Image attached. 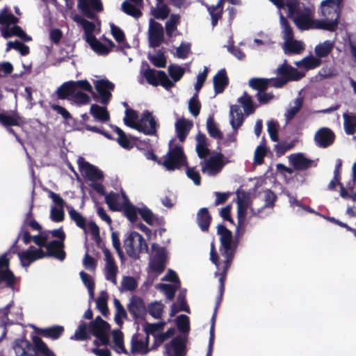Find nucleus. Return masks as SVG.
I'll return each mask as SVG.
<instances>
[{
  "label": "nucleus",
  "mask_w": 356,
  "mask_h": 356,
  "mask_svg": "<svg viewBox=\"0 0 356 356\" xmlns=\"http://www.w3.org/2000/svg\"><path fill=\"white\" fill-rule=\"evenodd\" d=\"M217 232L220 236V252L222 257L224 258L223 266L221 269L220 264L218 262V257L216 252V249L213 242L211 243L210 259L213 263L218 270H221L219 273V300L222 298L225 290V280L226 277L227 272L229 268L235 250L237 247V242L234 241L232 233L227 229L225 226L218 225L217 227ZM218 275L216 272L215 275Z\"/></svg>",
  "instance_id": "nucleus-1"
},
{
  "label": "nucleus",
  "mask_w": 356,
  "mask_h": 356,
  "mask_svg": "<svg viewBox=\"0 0 356 356\" xmlns=\"http://www.w3.org/2000/svg\"><path fill=\"white\" fill-rule=\"evenodd\" d=\"M33 241L39 246L38 248L31 246L27 250L18 253L19 259L23 266L27 267L32 262L46 256H52L60 261L65 259V252L63 250L64 243L63 242L54 240L46 244L45 238L42 236L40 233L39 235L33 236Z\"/></svg>",
  "instance_id": "nucleus-2"
},
{
  "label": "nucleus",
  "mask_w": 356,
  "mask_h": 356,
  "mask_svg": "<svg viewBox=\"0 0 356 356\" xmlns=\"http://www.w3.org/2000/svg\"><path fill=\"white\" fill-rule=\"evenodd\" d=\"M277 71L280 77L270 79L253 78L249 81L250 86L257 89L258 92L264 91L268 86L281 88L287 82L298 81L305 76V73L299 72L297 69L288 65L286 60L277 68Z\"/></svg>",
  "instance_id": "nucleus-3"
},
{
  "label": "nucleus",
  "mask_w": 356,
  "mask_h": 356,
  "mask_svg": "<svg viewBox=\"0 0 356 356\" xmlns=\"http://www.w3.org/2000/svg\"><path fill=\"white\" fill-rule=\"evenodd\" d=\"M288 16L293 19L298 29L301 31L318 29V19H313L314 8L296 0L286 1Z\"/></svg>",
  "instance_id": "nucleus-4"
},
{
  "label": "nucleus",
  "mask_w": 356,
  "mask_h": 356,
  "mask_svg": "<svg viewBox=\"0 0 356 356\" xmlns=\"http://www.w3.org/2000/svg\"><path fill=\"white\" fill-rule=\"evenodd\" d=\"M34 345L26 339H17L13 349L16 356H56L39 338L33 339Z\"/></svg>",
  "instance_id": "nucleus-5"
},
{
  "label": "nucleus",
  "mask_w": 356,
  "mask_h": 356,
  "mask_svg": "<svg viewBox=\"0 0 356 356\" xmlns=\"http://www.w3.org/2000/svg\"><path fill=\"white\" fill-rule=\"evenodd\" d=\"M343 0H325L321 2V14L324 17L318 19L320 29L334 31L338 24L339 6Z\"/></svg>",
  "instance_id": "nucleus-6"
},
{
  "label": "nucleus",
  "mask_w": 356,
  "mask_h": 356,
  "mask_svg": "<svg viewBox=\"0 0 356 356\" xmlns=\"http://www.w3.org/2000/svg\"><path fill=\"white\" fill-rule=\"evenodd\" d=\"M18 18L4 9L0 12V30L3 38L17 36L24 42L31 40V38L17 25Z\"/></svg>",
  "instance_id": "nucleus-7"
},
{
  "label": "nucleus",
  "mask_w": 356,
  "mask_h": 356,
  "mask_svg": "<svg viewBox=\"0 0 356 356\" xmlns=\"http://www.w3.org/2000/svg\"><path fill=\"white\" fill-rule=\"evenodd\" d=\"M227 162L222 153L215 152L200 163L202 171L207 176L214 177L222 170Z\"/></svg>",
  "instance_id": "nucleus-8"
},
{
  "label": "nucleus",
  "mask_w": 356,
  "mask_h": 356,
  "mask_svg": "<svg viewBox=\"0 0 356 356\" xmlns=\"http://www.w3.org/2000/svg\"><path fill=\"white\" fill-rule=\"evenodd\" d=\"M124 247L129 256L138 257L140 252L147 250V245L143 236L138 232H130L124 241Z\"/></svg>",
  "instance_id": "nucleus-9"
},
{
  "label": "nucleus",
  "mask_w": 356,
  "mask_h": 356,
  "mask_svg": "<svg viewBox=\"0 0 356 356\" xmlns=\"http://www.w3.org/2000/svg\"><path fill=\"white\" fill-rule=\"evenodd\" d=\"M173 140L169 143L170 149L163 161V165L168 170L178 169L186 164V157L182 148L179 146L172 147Z\"/></svg>",
  "instance_id": "nucleus-10"
},
{
  "label": "nucleus",
  "mask_w": 356,
  "mask_h": 356,
  "mask_svg": "<svg viewBox=\"0 0 356 356\" xmlns=\"http://www.w3.org/2000/svg\"><path fill=\"white\" fill-rule=\"evenodd\" d=\"M154 255L149 264V272L161 273L166 264V252L165 248L159 247L157 244L152 245Z\"/></svg>",
  "instance_id": "nucleus-11"
},
{
  "label": "nucleus",
  "mask_w": 356,
  "mask_h": 356,
  "mask_svg": "<svg viewBox=\"0 0 356 356\" xmlns=\"http://www.w3.org/2000/svg\"><path fill=\"white\" fill-rule=\"evenodd\" d=\"M144 76L147 82L152 86L160 84L167 90L174 86V83L163 71L147 69L144 72Z\"/></svg>",
  "instance_id": "nucleus-12"
},
{
  "label": "nucleus",
  "mask_w": 356,
  "mask_h": 356,
  "mask_svg": "<svg viewBox=\"0 0 356 356\" xmlns=\"http://www.w3.org/2000/svg\"><path fill=\"white\" fill-rule=\"evenodd\" d=\"M103 253L104 256V274L105 279L112 282L114 285H117L116 277L118 273V267L108 249H104Z\"/></svg>",
  "instance_id": "nucleus-13"
},
{
  "label": "nucleus",
  "mask_w": 356,
  "mask_h": 356,
  "mask_svg": "<svg viewBox=\"0 0 356 356\" xmlns=\"http://www.w3.org/2000/svg\"><path fill=\"white\" fill-rule=\"evenodd\" d=\"M237 207H238V225L236 229V235H241L243 234V230L241 229L245 224V217L248 213V210L252 207L250 206V199L245 195H238L237 198Z\"/></svg>",
  "instance_id": "nucleus-14"
},
{
  "label": "nucleus",
  "mask_w": 356,
  "mask_h": 356,
  "mask_svg": "<svg viewBox=\"0 0 356 356\" xmlns=\"http://www.w3.org/2000/svg\"><path fill=\"white\" fill-rule=\"evenodd\" d=\"M164 356H184L186 343L181 337H176L170 343L165 345Z\"/></svg>",
  "instance_id": "nucleus-15"
},
{
  "label": "nucleus",
  "mask_w": 356,
  "mask_h": 356,
  "mask_svg": "<svg viewBox=\"0 0 356 356\" xmlns=\"http://www.w3.org/2000/svg\"><path fill=\"white\" fill-rule=\"evenodd\" d=\"M135 129L146 135H154L156 131V122L152 113L149 111L144 112Z\"/></svg>",
  "instance_id": "nucleus-16"
},
{
  "label": "nucleus",
  "mask_w": 356,
  "mask_h": 356,
  "mask_svg": "<svg viewBox=\"0 0 356 356\" xmlns=\"http://www.w3.org/2000/svg\"><path fill=\"white\" fill-rule=\"evenodd\" d=\"M148 34L150 47H159L163 42V28L161 24L153 19L149 20Z\"/></svg>",
  "instance_id": "nucleus-17"
},
{
  "label": "nucleus",
  "mask_w": 356,
  "mask_h": 356,
  "mask_svg": "<svg viewBox=\"0 0 356 356\" xmlns=\"http://www.w3.org/2000/svg\"><path fill=\"white\" fill-rule=\"evenodd\" d=\"M148 342L149 336L147 334H134L131 341V352L134 354L146 355L150 350Z\"/></svg>",
  "instance_id": "nucleus-18"
},
{
  "label": "nucleus",
  "mask_w": 356,
  "mask_h": 356,
  "mask_svg": "<svg viewBox=\"0 0 356 356\" xmlns=\"http://www.w3.org/2000/svg\"><path fill=\"white\" fill-rule=\"evenodd\" d=\"M79 169L83 175L86 177L89 180L95 181L103 177L102 172L95 165L84 161L83 158L78 159Z\"/></svg>",
  "instance_id": "nucleus-19"
},
{
  "label": "nucleus",
  "mask_w": 356,
  "mask_h": 356,
  "mask_svg": "<svg viewBox=\"0 0 356 356\" xmlns=\"http://www.w3.org/2000/svg\"><path fill=\"white\" fill-rule=\"evenodd\" d=\"M92 334L99 339L103 343L107 340V334L110 326L100 316H97L95 320L90 323Z\"/></svg>",
  "instance_id": "nucleus-20"
},
{
  "label": "nucleus",
  "mask_w": 356,
  "mask_h": 356,
  "mask_svg": "<svg viewBox=\"0 0 356 356\" xmlns=\"http://www.w3.org/2000/svg\"><path fill=\"white\" fill-rule=\"evenodd\" d=\"M105 200L109 209L112 211H120L127 202L128 197L123 191L120 193H110L105 197Z\"/></svg>",
  "instance_id": "nucleus-21"
},
{
  "label": "nucleus",
  "mask_w": 356,
  "mask_h": 356,
  "mask_svg": "<svg viewBox=\"0 0 356 356\" xmlns=\"http://www.w3.org/2000/svg\"><path fill=\"white\" fill-rule=\"evenodd\" d=\"M78 8L84 15L90 19L95 17L92 10L99 12L103 9L100 0H78Z\"/></svg>",
  "instance_id": "nucleus-22"
},
{
  "label": "nucleus",
  "mask_w": 356,
  "mask_h": 356,
  "mask_svg": "<svg viewBox=\"0 0 356 356\" xmlns=\"http://www.w3.org/2000/svg\"><path fill=\"white\" fill-rule=\"evenodd\" d=\"M129 313L134 318H143L146 314V307L143 300L137 296H132L127 305Z\"/></svg>",
  "instance_id": "nucleus-23"
},
{
  "label": "nucleus",
  "mask_w": 356,
  "mask_h": 356,
  "mask_svg": "<svg viewBox=\"0 0 356 356\" xmlns=\"http://www.w3.org/2000/svg\"><path fill=\"white\" fill-rule=\"evenodd\" d=\"M95 87L100 97L99 102L107 104L111 97V91L113 89L114 85L107 80H97L95 83Z\"/></svg>",
  "instance_id": "nucleus-24"
},
{
  "label": "nucleus",
  "mask_w": 356,
  "mask_h": 356,
  "mask_svg": "<svg viewBox=\"0 0 356 356\" xmlns=\"http://www.w3.org/2000/svg\"><path fill=\"white\" fill-rule=\"evenodd\" d=\"M334 140V134L332 131L327 127H323L318 130L314 136V140L320 147H327L331 145Z\"/></svg>",
  "instance_id": "nucleus-25"
},
{
  "label": "nucleus",
  "mask_w": 356,
  "mask_h": 356,
  "mask_svg": "<svg viewBox=\"0 0 356 356\" xmlns=\"http://www.w3.org/2000/svg\"><path fill=\"white\" fill-rule=\"evenodd\" d=\"M108 45H105L102 43L99 40H98L95 37L88 38V41L87 43L90 45L91 49L98 55L99 56H106L111 51V49L114 47V43L110 40H106Z\"/></svg>",
  "instance_id": "nucleus-26"
},
{
  "label": "nucleus",
  "mask_w": 356,
  "mask_h": 356,
  "mask_svg": "<svg viewBox=\"0 0 356 356\" xmlns=\"http://www.w3.org/2000/svg\"><path fill=\"white\" fill-rule=\"evenodd\" d=\"M0 123L3 124L4 127H7V131L13 134L17 140L22 143L20 139L19 138L18 136L15 133L14 130L8 127L10 126H19L21 123V118L16 114L13 115H7L4 113H0Z\"/></svg>",
  "instance_id": "nucleus-27"
},
{
  "label": "nucleus",
  "mask_w": 356,
  "mask_h": 356,
  "mask_svg": "<svg viewBox=\"0 0 356 356\" xmlns=\"http://www.w3.org/2000/svg\"><path fill=\"white\" fill-rule=\"evenodd\" d=\"M226 0H219L216 6L208 7V11L211 17V24L213 26H215L218 23V19L221 17L223 9V3ZM229 3L232 5H239L241 3L240 0H227Z\"/></svg>",
  "instance_id": "nucleus-28"
},
{
  "label": "nucleus",
  "mask_w": 356,
  "mask_h": 356,
  "mask_svg": "<svg viewBox=\"0 0 356 356\" xmlns=\"http://www.w3.org/2000/svg\"><path fill=\"white\" fill-rule=\"evenodd\" d=\"M243 122V115L237 105H232L229 111V122L234 131H236Z\"/></svg>",
  "instance_id": "nucleus-29"
},
{
  "label": "nucleus",
  "mask_w": 356,
  "mask_h": 356,
  "mask_svg": "<svg viewBox=\"0 0 356 356\" xmlns=\"http://www.w3.org/2000/svg\"><path fill=\"white\" fill-rule=\"evenodd\" d=\"M291 163L296 170H305L312 165V161L307 159L302 154H293L289 157Z\"/></svg>",
  "instance_id": "nucleus-30"
},
{
  "label": "nucleus",
  "mask_w": 356,
  "mask_h": 356,
  "mask_svg": "<svg viewBox=\"0 0 356 356\" xmlns=\"http://www.w3.org/2000/svg\"><path fill=\"white\" fill-rule=\"evenodd\" d=\"M192 126V122L187 120L179 119L177 120L175 123V128L177 137L181 142L184 141Z\"/></svg>",
  "instance_id": "nucleus-31"
},
{
  "label": "nucleus",
  "mask_w": 356,
  "mask_h": 356,
  "mask_svg": "<svg viewBox=\"0 0 356 356\" xmlns=\"http://www.w3.org/2000/svg\"><path fill=\"white\" fill-rule=\"evenodd\" d=\"M334 47V42L331 40H325L318 44L314 48L315 56L321 59L327 56Z\"/></svg>",
  "instance_id": "nucleus-32"
},
{
  "label": "nucleus",
  "mask_w": 356,
  "mask_h": 356,
  "mask_svg": "<svg viewBox=\"0 0 356 356\" xmlns=\"http://www.w3.org/2000/svg\"><path fill=\"white\" fill-rule=\"evenodd\" d=\"M90 112L93 118L100 122H106L109 120V113L106 107L92 104L90 106Z\"/></svg>",
  "instance_id": "nucleus-33"
},
{
  "label": "nucleus",
  "mask_w": 356,
  "mask_h": 356,
  "mask_svg": "<svg viewBox=\"0 0 356 356\" xmlns=\"http://www.w3.org/2000/svg\"><path fill=\"white\" fill-rule=\"evenodd\" d=\"M228 84V79L225 70H220L213 77V86L216 94L223 92Z\"/></svg>",
  "instance_id": "nucleus-34"
},
{
  "label": "nucleus",
  "mask_w": 356,
  "mask_h": 356,
  "mask_svg": "<svg viewBox=\"0 0 356 356\" xmlns=\"http://www.w3.org/2000/svg\"><path fill=\"white\" fill-rule=\"evenodd\" d=\"M91 334L90 323L88 324L81 321L75 331L74 334L71 337V339L76 341L85 340L89 338Z\"/></svg>",
  "instance_id": "nucleus-35"
},
{
  "label": "nucleus",
  "mask_w": 356,
  "mask_h": 356,
  "mask_svg": "<svg viewBox=\"0 0 356 356\" xmlns=\"http://www.w3.org/2000/svg\"><path fill=\"white\" fill-rule=\"evenodd\" d=\"M343 127L346 134L352 135L356 132V115L343 113Z\"/></svg>",
  "instance_id": "nucleus-36"
},
{
  "label": "nucleus",
  "mask_w": 356,
  "mask_h": 356,
  "mask_svg": "<svg viewBox=\"0 0 356 356\" xmlns=\"http://www.w3.org/2000/svg\"><path fill=\"white\" fill-rule=\"evenodd\" d=\"M296 65L298 67H303L307 70L314 69L321 64V60L314 56H309L301 60L296 62Z\"/></svg>",
  "instance_id": "nucleus-37"
},
{
  "label": "nucleus",
  "mask_w": 356,
  "mask_h": 356,
  "mask_svg": "<svg viewBox=\"0 0 356 356\" xmlns=\"http://www.w3.org/2000/svg\"><path fill=\"white\" fill-rule=\"evenodd\" d=\"M283 47L286 54H300L305 48L302 42L293 38L284 42Z\"/></svg>",
  "instance_id": "nucleus-38"
},
{
  "label": "nucleus",
  "mask_w": 356,
  "mask_h": 356,
  "mask_svg": "<svg viewBox=\"0 0 356 356\" xmlns=\"http://www.w3.org/2000/svg\"><path fill=\"white\" fill-rule=\"evenodd\" d=\"M302 99L301 97H298L290 103L285 113L286 122H289L300 110L302 106Z\"/></svg>",
  "instance_id": "nucleus-39"
},
{
  "label": "nucleus",
  "mask_w": 356,
  "mask_h": 356,
  "mask_svg": "<svg viewBox=\"0 0 356 356\" xmlns=\"http://www.w3.org/2000/svg\"><path fill=\"white\" fill-rule=\"evenodd\" d=\"M111 31L113 37L118 43L119 48L121 50L127 49L129 47V44L124 40V34L123 31L113 24H111Z\"/></svg>",
  "instance_id": "nucleus-40"
},
{
  "label": "nucleus",
  "mask_w": 356,
  "mask_h": 356,
  "mask_svg": "<svg viewBox=\"0 0 356 356\" xmlns=\"http://www.w3.org/2000/svg\"><path fill=\"white\" fill-rule=\"evenodd\" d=\"M113 305L115 309V323L121 326L123 323V321L127 318V313L120 301L117 299H113Z\"/></svg>",
  "instance_id": "nucleus-41"
},
{
  "label": "nucleus",
  "mask_w": 356,
  "mask_h": 356,
  "mask_svg": "<svg viewBox=\"0 0 356 356\" xmlns=\"http://www.w3.org/2000/svg\"><path fill=\"white\" fill-rule=\"evenodd\" d=\"M211 221V216L207 208H202L197 214V222L202 231H207Z\"/></svg>",
  "instance_id": "nucleus-42"
},
{
  "label": "nucleus",
  "mask_w": 356,
  "mask_h": 356,
  "mask_svg": "<svg viewBox=\"0 0 356 356\" xmlns=\"http://www.w3.org/2000/svg\"><path fill=\"white\" fill-rule=\"evenodd\" d=\"M138 286L136 279L130 276H124L122 279L121 285L119 290L121 292L134 291Z\"/></svg>",
  "instance_id": "nucleus-43"
},
{
  "label": "nucleus",
  "mask_w": 356,
  "mask_h": 356,
  "mask_svg": "<svg viewBox=\"0 0 356 356\" xmlns=\"http://www.w3.org/2000/svg\"><path fill=\"white\" fill-rule=\"evenodd\" d=\"M74 90L72 85V81L65 82L56 90L58 97L60 99H64L69 96H72Z\"/></svg>",
  "instance_id": "nucleus-44"
},
{
  "label": "nucleus",
  "mask_w": 356,
  "mask_h": 356,
  "mask_svg": "<svg viewBox=\"0 0 356 356\" xmlns=\"http://www.w3.org/2000/svg\"><path fill=\"white\" fill-rule=\"evenodd\" d=\"M280 25L282 28V33L284 42L293 38V33L291 27L289 24L286 18L280 13Z\"/></svg>",
  "instance_id": "nucleus-45"
},
{
  "label": "nucleus",
  "mask_w": 356,
  "mask_h": 356,
  "mask_svg": "<svg viewBox=\"0 0 356 356\" xmlns=\"http://www.w3.org/2000/svg\"><path fill=\"white\" fill-rule=\"evenodd\" d=\"M207 128L209 135L216 139H221L222 134L219 130L213 116H209L207 121Z\"/></svg>",
  "instance_id": "nucleus-46"
},
{
  "label": "nucleus",
  "mask_w": 356,
  "mask_h": 356,
  "mask_svg": "<svg viewBox=\"0 0 356 356\" xmlns=\"http://www.w3.org/2000/svg\"><path fill=\"white\" fill-rule=\"evenodd\" d=\"M124 215L131 222H136L138 218V207L134 206L129 200L125 204L122 209Z\"/></svg>",
  "instance_id": "nucleus-47"
},
{
  "label": "nucleus",
  "mask_w": 356,
  "mask_h": 356,
  "mask_svg": "<svg viewBox=\"0 0 356 356\" xmlns=\"http://www.w3.org/2000/svg\"><path fill=\"white\" fill-rule=\"evenodd\" d=\"M124 122L126 125L133 129H136L137 126L138 115L135 111L131 108H127L125 111V117Z\"/></svg>",
  "instance_id": "nucleus-48"
},
{
  "label": "nucleus",
  "mask_w": 356,
  "mask_h": 356,
  "mask_svg": "<svg viewBox=\"0 0 356 356\" xmlns=\"http://www.w3.org/2000/svg\"><path fill=\"white\" fill-rule=\"evenodd\" d=\"M164 305L161 302L155 301L148 306L149 314L154 318L159 319L161 317Z\"/></svg>",
  "instance_id": "nucleus-49"
},
{
  "label": "nucleus",
  "mask_w": 356,
  "mask_h": 356,
  "mask_svg": "<svg viewBox=\"0 0 356 356\" xmlns=\"http://www.w3.org/2000/svg\"><path fill=\"white\" fill-rule=\"evenodd\" d=\"M239 102L242 105L245 113L248 115L254 112L255 106L252 102L251 97L245 94L239 99Z\"/></svg>",
  "instance_id": "nucleus-50"
},
{
  "label": "nucleus",
  "mask_w": 356,
  "mask_h": 356,
  "mask_svg": "<svg viewBox=\"0 0 356 356\" xmlns=\"http://www.w3.org/2000/svg\"><path fill=\"white\" fill-rule=\"evenodd\" d=\"M179 15L172 14L170 15L169 19L165 23L166 33L169 37L172 36L174 32L177 29V26L179 22Z\"/></svg>",
  "instance_id": "nucleus-51"
},
{
  "label": "nucleus",
  "mask_w": 356,
  "mask_h": 356,
  "mask_svg": "<svg viewBox=\"0 0 356 356\" xmlns=\"http://www.w3.org/2000/svg\"><path fill=\"white\" fill-rule=\"evenodd\" d=\"M107 299L108 295L107 293L102 291L100 293L99 296L96 300V305L98 309L100 311L103 316H106L108 313V309L107 307Z\"/></svg>",
  "instance_id": "nucleus-52"
},
{
  "label": "nucleus",
  "mask_w": 356,
  "mask_h": 356,
  "mask_svg": "<svg viewBox=\"0 0 356 356\" xmlns=\"http://www.w3.org/2000/svg\"><path fill=\"white\" fill-rule=\"evenodd\" d=\"M80 277L83 282L84 285L87 287L89 296L90 299L94 298L95 293H94V288H95V284L93 280H92L91 277L84 273L83 271L80 272Z\"/></svg>",
  "instance_id": "nucleus-53"
},
{
  "label": "nucleus",
  "mask_w": 356,
  "mask_h": 356,
  "mask_svg": "<svg viewBox=\"0 0 356 356\" xmlns=\"http://www.w3.org/2000/svg\"><path fill=\"white\" fill-rule=\"evenodd\" d=\"M69 209V215L72 220H73L76 225L80 228L85 229L86 220L85 218L74 209L71 207H67Z\"/></svg>",
  "instance_id": "nucleus-54"
},
{
  "label": "nucleus",
  "mask_w": 356,
  "mask_h": 356,
  "mask_svg": "<svg viewBox=\"0 0 356 356\" xmlns=\"http://www.w3.org/2000/svg\"><path fill=\"white\" fill-rule=\"evenodd\" d=\"M165 325V322H159L156 323H145L144 325V330L145 334H152L154 337L155 335L158 334L157 332L163 330Z\"/></svg>",
  "instance_id": "nucleus-55"
},
{
  "label": "nucleus",
  "mask_w": 356,
  "mask_h": 356,
  "mask_svg": "<svg viewBox=\"0 0 356 356\" xmlns=\"http://www.w3.org/2000/svg\"><path fill=\"white\" fill-rule=\"evenodd\" d=\"M71 99L78 105L88 104L90 101V98L87 94L76 90L74 92Z\"/></svg>",
  "instance_id": "nucleus-56"
},
{
  "label": "nucleus",
  "mask_w": 356,
  "mask_h": 356,
  "mask_svg": "<svg viewBox=\"0 0 356 356\" xmlns=\"http://www.w3.org/2000/svg\"><path fill=\"white\" fill-rule=\"evenodd\" d=\"M136 6V5L133 6L130 3L124 1L122 4V9L127 15L138 18L141 15V12Z\"/></svg>",
  "instance_id": "nucleus-57"
},
{
  "label": "nucleus",
  "mask_w": 356,
  "mask_h": 356,
  "mask_svg": "<svg viewBox=\"0 0 356 356\" xmlns=\"http://www.w3.org/2000/svg\"><path fill=\"white\" fill-rule=\"evenodd\" d=\"M179 286V284H162L160 285L161 291L163 292L168 299L172 300L174 296L176 290Z\"/></svg>",
  "instance_id": "nucleus-58"
},
{
  "label": "nucleus",
  "mask_w": 356,
  "mask_h": 356,
  "mask_svg": "<svg viewBox=\"0 0 356 356\" xmlns=\"http://www.w3.org/2000/svg\"><path fill=\"white\" fill-rule=\"evenodd\" d=\"M63 332V327L62 326H54L44 329L42 333L45 337L56 339L60 336Z\"/></svg>",
  "instance_id": "nucleus-59"
},
{
  "label": "nucleus",
  "mask_w": 356,
  "mask_h": 356,
  "mask_svg": "<svg viewBox=\"0 0 356 356\" xmlns=\"http://www.w3.org/2000/svg\"><path fill=\"white\" fill-rule=\"evenodd\" d=\"M287 197L289 198L290 207L292 208L293 211L298 215H302L304 206L300 203V202L290 193H287Z\"/></svg>",
  "instance_id": "nucleus-60"
},
{
  "label": "nucleus",
  "mask_w": 356,
  "mask_h": 356,
  "mask_svg": "<svg viewBox=\"0 0 356 356\" xmlns=\"http://www.w3.org/2000/svg\"><path fill=\"white\" fill-rule=\"evenodd\" d=\"M168 72L173 81L177 82L184 75V69L180 66L172 65L168 67Z\"/></svg>",
  "instance_id": "nucleus-61"
},
{
  "label": "nucleus",
  "mask_w": 356,
  "mask_h": 356,
  "mask_svg": "<svg viewBox=\"0 0 356 356\" xmlns=\"http://www.w3.org/2000/svg\"><path fill=\"white\" fill-rule=\"evenodd\" d=\"M138 213L142 218L149 225H152L155 220L153 213L146 207H138Z\"/></svg>",
  "instance_id": "nucleus-62"
},
{
  "label": "nucleus",
  "mask_w": 356,
  "mask_h": 356,
  "mask_svg": "<svg viewBox=\"0 0 356 356\" xmlns=\"http://www.w3.org/2000/svg\"><path fill=\"white\" fill-rule=\"evenodd\" d=\"M64 207H51L50 218L54 222H61L64 219Z\"/></svg>",
  "instance_id": "nucleus-63"
},
{
  "label": "nucleus",
  "mask_w": 356,
  "mask_h": 356,
  "mask_svg": "<svg viewBox=\"0 0 356 356\" xmlns=\"http://www.w3.org/2000/svg\"><path fill=\"white\" fill-rule=\"evenodd\" d=\"M176 321L177 327L180 332H188L189 331V318L187 316L184 314L179 315L177 318Z\"/></svg>",
  "instance_id": "nucleus-64"
}]
</instances>
